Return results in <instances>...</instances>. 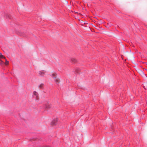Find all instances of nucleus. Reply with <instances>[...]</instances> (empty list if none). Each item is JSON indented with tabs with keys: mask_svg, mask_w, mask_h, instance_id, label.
<instances>
[{
	"mask_svg": "<svg viewBox=\"0 0 147 147\" xmlns=\"http://www.w3.org/2000/svg\"><path fill=\"white\" fill-rule=\"evenodd\" d=\"M55 81L57 84H58L60 82V80L58 78H57L56 77L55 78Z\"/></svg>",
	"mask_w": 147,
	"mask_h": 147,
	"instance_id": "obj_1",
	"label": "nucleus"
},
{
	"mask_svg": "<svg viewBox=\"0 0 147 147\" xmlns=\"http://www.w3.org/2000/svg\"><path fill=\"white\" fill-rule=\"evenodd\" d=\"M39 74L40 76H43L45 74V73L43 71H40L39 72Z\"/></svg>",
	"mask_w": 147,
	"mask_h": 147,
	"instance_id": "obj_2",
	"label": "nucleus"
},
{
	"mask_svg": "<svg viewBox=\"0 0 147 147\" xmlns=\"http://www.w3.org/2000/svg\"><path fill=\"white\" fill-rule=\"evenodd\" d=\"M58 119H56L54 120L51 123V124L53 125H55V123L57 121Z\"/></svg>",
	"mask_w": 147,
	"mask_h": 147,
	"instance_id": "obj_3",
	"label": "nucleus"
},
{
	"mask_svg": "<svg viewBox=\"0 0 147 147\" xmlns=\"http://www.w3.org/2000/svg\"><path fill=\"white\" fill-rule=\"evenodd\" d=\"M5 59V57L3 55H2L1 53H0V59Z\"/></svg>",
	"mask_w": 147,
	"mask_h": 147,
	"instance_id": "obj_4",
	"label": "nucleus"
},
{
	"mask_svg": "<svg viewBox=\"0 0 147 147\" xmlns=\"http://www.w3.org/2000/svg\"><path fill=\"white\" fill-rule=\"evenodd\" d=\"M71 61L73 62V63H75L76 62V60L74 58H72L71 59Z\"/></svg>",
	"mask_w": 147,
	"mask_h": 147,
	"instance_id": "obj_5",
	"label": "nucleus"
},
{
	"mask_svg": "<svg viewBox=\"0 0 147 147\" xmlns=\"http://www.w3.org/2000/svg\"><path fill=\"white\" fill-rule=\"evenodd\" d=\"M52 76L53 78H56V75L55 74L53 73L52 74Z\"/></svg>",
	"mask_w": 147,
	"mask_h": 147,
	"instance_id": "obj_6",
	"label": "nucleus"
},
{
	"mask_svg": "<svg viewBox=\"0 0 147 147\" xmlns=\"http://www.w3.org/2000/svg\"><path fill=\"white\" fill-rule=\"evenodd\" d=\"M9 62L8 61H7V60L6 59L5 63V64L6 65H7L9 64Z\"/></svg>",
	"mask_w": 147,
	"mask_h": 147,
	"instance_id": "obj_7",
	"label": "nucleus"
},
{
	"mask_svg": "<svg viewBox=\"0 0 147 147\" xmlns=\"http://www.w3.org/2000/svg\"><path fill=\"white\" fill-rule=\"evenodd\" d=\"M43 85V84H41L39 85V87L40 88H41L42 87Z\"/></svg>",
	"mask_w": 147,
	"mask_h": 147,
	"instance_id": "obj_8",
	"label": "nucleus"
},
{
	"mask_svg": "<svg viewBox=\"0 0 147 147\" xmlns=\"http://www.w3.org/2000/svg\"><path fill=\"white\" fill-rule=\"evenodd\" d=\"M50 108V107L49 106H46V108Z\"/></svg>",
	"mask_w": 147,
	"mask_h": 147,
	"instance_id": "obj_9",
	"label": "nucleus"
},
{
	"mask_svg": "<svg viewBox=\"0 0 147 147\" xmlns=\"http://www.w3.org/2000/svg\"><path fill=\"white\" fill-rule=\"evenodd\" d=\"M37 92H34V94L35 95H36V94H37Z\"/></svg>",
	"mask_w": 147,
	"mask_h": 147,
	"instance_id": "obj_10",
	"label": "nucleus"
},
{
	"mask_svg": "<svg viewBox=\"0 0 147 147\" xmlns=\"http://www.w3.org/2000/svg\"><path fill=\"white\" fill-rule=\"evenodd\" d=\"M0 61H1V63H3V61H2L1 60H0Z\"/></svg>",
	"mask_w": 147,
	"mask_h": 147,
	"instance_id": "obj_11",
	"label": "nucleus"
},
{
	"mask_svg": "<svg viewBox=\"0 0 147 147\" xmlns=\"http://www.w3.org/2000/svg\"><path fill=\"white\" fill-rule=\"evenodd\" d=\"M44 147H49L47 146H45Z\"/></svg>",
	"mask_w": 147,
	"mask_h": 147,
	"instance_id": "obj_12",
	"label": "nucleus"
}]
</instances>
